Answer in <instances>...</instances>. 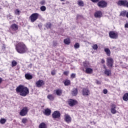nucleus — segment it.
Wrapping results in <instances>:
<instances>
[{
  "label": "nucleus",
  "instance_id": "nucleus-1",
  "mask_svg": "<svg viewBox=\"0 0 128 128\" xmlns=\"http://www.w3.org/2000/svg\"><path fill=\"white\" fill-rule=\"evenodd\" d=\"M16 92L17 94H20L22 96H26L30 94V90L28 88L23 85H20L16 88Z\"/></svg>",
  "mask_w": 128,
  "mask_h": 128
},
{
  "label": "nucleus",
  "instance_id": "nucleus-2",
  "mask_svg": "<svg viewBox=\"0 0 128 128\" xmlns=\"http://www.w3.org/2000/svg\"><path fill=\"white\" fill-rule=\"evenodd\" d=\"M16 50L18 54H25L28 50L26 46L22 42H20L16 45Z\"/></svg>",
  "mask_w": 128,
  "mask_h": 128
},
{
  "label": "nucleus",
  "instance_id": "nucleus-3",
  "mask_svg": "<svg viewBox=\"0 0 128 128\" xmlns=\"http://www.w3.org/2000/svg\"><path fill=\"white\" fill-rule=\"evenodd\" d=\"M40 16V14L38 13H34L32 14L30 16V18L32 22H34L38 18V16Z\"/></svg>",
  "mask_w": 128,
  "mask_h": 128
},
{
  "label": "nucleus",
  "instance_id": "nucleus-4",
  "mask_svg": "<svg viewBox=\"0 0 128 128\" xmlns=\"http://www.w3.org/2000/svg\"><path fill=\"white\" fill-rule=\"evenodd\" d=\"M28 112V107H24L20 112V114L22 116H26Z\"/></svg>",
  "mask_w": 128,
  "mask_h": 128
},
{
  "label": "nucleus",
  "instance_id": "nucleus-5",
  "mask_svg": "<svg viewBox=\"0 0 128 128\" xmlns=\"http://www.w3.org/2000/svg\"><path fill=\"white\" fill-rule=\"evenodd\" d=\"M117 4H118V6H123L128 8V2L126 0H120L117 2Z\"/></svg>",
  "mask_w": 128,
  "mask_h": 128
},
{
  "label": "nucleus",
  "instance_id": "nucleus-6",
  "mask_svg": "<svg viewBox=\"0 0 128 128\" xmlns=\"http://www.w3.org/2000/svg\"><path fill=\"white\" fill-rule=\"evenodd\" d=\"M109 36L110 38H113L114 40H116L118 37V34L114 31L110 32H109Z\"/></svg>",
  "mask_w": 128,
  "mask_h": 128
},
{
  "label": "nucleus",
  "instance_id": "nucleus-7",
  "mask_svg": "<svg viewBox=\"0 0 128 128\" xmlns=\"http://www.w3.org/2000/svg\"><path fill=\"white\" fill-rule=\"evenodd\" d=\"M98 6L99 8H106L108 6V3L104 0H101L98 3Z\"/></svg>",
  "mask_w": 128,
  "mask_h": 128
},
{
  "label": "nucleus",
  "instance_id": "nucleus-8",
  "mask_svg": "<svg viewBox=\"0 0 128 128\" xmlns=\"http://www.w3.org/2000/svg\"><path fill=\"white\" fill-rule=\"evenodd\" d=\"M107 66L112 68L114 64V60L111 58H108L106 59Z\"/></svg>",
  "mask_w": 128,
  "mask_h": 128
},
{
  "label": "nucleus",
  "instance_id": "nucleus-9",
  "mask_svg": "<svg viewBox=\"0 0 128 128\" xmlns=\"http://www.w3.org/2000/svg\"><path fill=\"white\" fill-rule=\"evenodd\" d=\"M53 118H58L60 117V112L58 111H55L52 114Z\"/></svg>",
  "mask_w": 128,
  "mask_h": 128
},
{
  "label": "nucleus",
  "instance_id": "nucleus-10",
  "mask_svg": "<svg viewBox=\"0 0 128 128\" xmlns=\"http://www.w3.org/2000/svg\"><path fill=\"white\" fill-rule=\"evenodd\" d=\"M64 116L65 122H68V124H70V122H71L72 118H70V115H68V114H65Z\"/></svg>",
  "mask_w": 128,
  "mask_h": 128
},
{
  "label": "nucleus",
  "instance_id": "nucleus-11",
  "mask_svg": "<svg viewBox=\"0 0 128 128\" xmlns=\"http://www.w3.org/2000/svg\"><path fill=\"white\" fill-rule=\"evenodd\" d=\"M82 94L83 96H90V90H88V89H86V88L83 89V90L82 91Z\"/></svg>",
  "mask_w": 128,
  "mask_h": 128
},
{
  "label": "nucleus",
  "instance_id": "nucleus-12",
  "mask_svg": "<svg viewBox=\"0 0 128 128\" xmlns=\"http://www.w3.org/2000/svg\"><path fill=\"white\" fill-rule=\"evenodd\" d=\"M44 84V82L42 80H39L36 82V86L37 88H40Z\"/></svg>",
  "mask_w": 128,
  "mask_h": 128
},
{
  "label": "nucleus",
  "instance_id": "nucleus-13",
  "mask_svg": "<svg viewBox=\"0 0 128 128\" xmlns=\"http://www.w3.org/2000/svg\"><path fill=\"white\" fill-rule=\"evenodd\" d=\"M76 101L74 100L70 99L68 101V104L70 106H73L76 105Z\"/></svg>",
  "mask_w": 128,
  "mask_h": 128
},
{
  "label": "nucleus",
  "instance_id": "nucleus-14",
  "mask_svg": "<svg viewBox=\"0 0 128 128\" xmlns=\"http://www.w3.org/2000/svg\"><path fill=\"white\" fill-rule=\"evenodd\" d=\"M116 105H114V104H113L112 106L111 112L113 114H116Z\"/></svg>",
  "mask_w": 128,
  "mask_h": 128
},
{
  "label": "nucleus",
  "instance_id": "nucleus-15",
  "mask_svg": "<svg viewBox=\"0 0 128 128\" xmlns=\"http://www.w3.org/2000/svg\"><path fill=\"white\" fill-rule=\"evenodd\" d=\"M102 14L100 11L96 12L94 14L95 18H102Z\"/></svg>",
  "mask_w": 128,
  "mask_h": 128
},
{
  "label": "nucleus",
  "instance_id": "nucleus-16",
  "mask_svg": "<svg viewBox=\"0 0 128 128\" xmlns=\"http://www.w3.org/2000/svg\"><path fill=\"white\" fill-rule=\"evenodd\" d=\"M18 26L16 24H14L11 26V30H14V32L18 30Z\"/></svg>",
  "mask_w": 128,
  "mask_h": 128
},
{
  "label": "nucleus",
  "instance_id": "nucleus-17",
  "mask_svg": "<svg viewBox=\"0 0 128 128\" xmlns=\"http://www.w3.org/2000/svg\"><path fill=\"white\" fill-rule=\"evenodd\" d=\"M51 112H52V111L50 110L47 108L45 110L44 114H45V116H50Z\"/></svg>",
  "mask_w": 128,
  "mask_h": 128
},
{
  "label": "nucleus",
  "instance_id": "nucleus-18",
  "mask_svg": "<svg viewBox=\"0 0 128 128\" xmlns=\"http://www.w3.org/2000/svg\"><path fill=\"white\" fill-rule=\"evenodd\" d=\"M104 74L106 76H110V74H112V71L110 70L106 69L104 70Z\"/></svg>",
  "mask_w": 128,
  "mask_h": 128
},
{
  "label": "nucleus",
  "instance_id": "nucleus-19",
  "mask_svg": "<svg viewBox=\"0 0 128 128\" xmlns=\"http://www.w3.org/2000/svg\"><path fill=\"white\" fill-rule=\"evenodd\" d=\"M39 128H48V126L44 122H42L39 125Z\"/></svg>",
  "mask_w": 128,
  "mask_h": 128
},
{
  "label": "nucleus",
  "instance_id": "nucleus-20",
  "mask_svg": "<svg viewBox=\"0 0 128 128\" xmlns=\"http://www.w3.org/2000/svg\"><path fill=\"white\" fill-rule=\"evenodd\" d=\"M55 92H56V95L58 96H62V90L58 89L56 90Z\"/></svg>",
  "mask_w": 128,
  "mask_h": 128
},
{
  "label": "nucleus",
  "instance_id": "nucleus-21",
  "mask_svg": "<svg viewBox=\"0 0 128 128\" xmlns=\"http://www.w3.org/2000/svg\"><path fill=\"white\" fill-rule=\"evenodd\" d=\"M47 98H48V100H54V95L50 94L48 95Z\"/></svg>",
  "mask_w": 128,
  "mask_h": 128
},
{
  "label": "nucleus",
  "instance_id": "nucleus-22",
  "mask_svg": "<svg viewBox=\"0 0 128 128\" xmlns=\"http://www.w3.org/2000/svg\"><path fill=\"white\" fill-rule=\"evenodd\" d=\"M92 68H88L86 69V74H92Z\"/></svg>",
  "mask_w": 128,
  "mask_h": 128
},
{
  "label": "nucleus",
  "instance_id": "nucleus-23",
  "mask_svg": "<svg viewBox=\"0 0 128 128\" xmlns=\"http://www.w3.org/2000/svg\"><path fill=\"white\" fill-rule=\"evenodd\" d=\"M25 78L26 80H32V76L30 75V74H25Z\"/></svg>",
  "mask_w": 128,
  "mask_h": 128
},
{
  "label": "nucleus",
  "instance_id": "nucleus-24",
  "mask_svg": "<svg viewBox=\"0 0 128 128\" xmlns=\"http://www.w3.org/2000/svg\"><path fill=\"white\" fill-rule=\"evenodd\" d=\"M64 42L65 44H70V40L68 38L64 39Z\"/></svg>",
  "mask_w": 128,
  "mask_h": 128
},
{
  "label": "nucleus",
  "instance_id": "nucleus-25",
  "mask_svg": "<svg viewBox=\"0 0 128 128\" xmlns=\"http://www.w3.org/2000/svg\"><path fill=\"white\" fill-rule=\"evenodd\" d=\"M104 52H106L107 56H110V49L106 48L104 49Z\"/></svg>",
  "mask_w": 128,
  "mask_h": 128
},
{
  "label": "nucleus",
  "instance_id": "nucleus-26",
  "mask_svg": "<svg viewBox=\"0 0 128 128\" xmlns=\"http://www.w3.org/2000/svg\"><path fill=\"white\" fill-rule=\"evenodd\" d=\"M72 96H76V94H78V90H76V88H73L72 90Z\"/></svg>",
  "mask_w": 128,
  "mask_h": 128
},
{
  "label": "nucleus",
  "instance_id": "nucleus-27",
  "mask_svg": "<svg viewBox=\"0 0 128 128\" xmlns=\"http://www.w3.org/2000/svg\"><path fill=\"white\" fill-rule=\"evenodd\" d=\"M123 100H125V102H128V93H126L124 94L123 96Z\"/></svg>",
  "mask_w": 128,
  "mask_h": 128
},
{
  "label": "nucleus",
  "instance_id": "nucleus-28",
  "mask_svg": "<svg viewBox=\"0 0 128 128\" xmlns=\"http://www.w3.org/2000/svg\"><path fill=\"white\" fill-rule=\"evenodd\" d=\"M126 11L122 12H120V16H126Z\"/></svg>",
  "mask_w": 128,
  "mask_h": 128
},
{
  "label": "nucleus",
  "instance_id": "nucleus-29",
  "mask_svg": "<svg viewBox=\"0 0 128 128\" xmlns=\"http://www.w3.org/2000/svg\"><path fill=\"white\" fill-rule=\"evenodd\" d=\"M6 122V120L4 118H1L0 120V122L2 124H4Z\"/></svg>",
  "mask_w": 128,
  "mask_h": 128
},
{
  "label": "nucleus",
  "instance_id": "nucleus-30",
  "mask_svg": "<svg viewBox=\"0 0 128 128\" xmlns=\"http://www.w3.org/2000/svg\"><path fill=\"white\" fill-rule=\"evenodd\" d=\"M64 84L65 86H70V80H66L64 82Z\"/></svg>",
  "mask_w": 128,
  "mask_h": 128
},
{
  "label": "nucleus",
  "instance_id": "nucleus-31",
  "mask_svg": "<svg viewBox=\"0 0 128 128\" xmlns=\"http://www.w3.org/2000/svg\"><path fill=\"white\" fill-rule=\"evenodd\" d=\"M18 64V62L16 60H13L12 62V66H16Z\"/></svg>",
  "mask_w": 128,
  "mask_h": 128
},
{
  "label": "nucleus",
  "instance_id": "nucleus-32",
  "mask_svg": "<svg viewBox=\"0 0 128 128\" xmlns=\"http://www.w3.org/2000/svg\"><path fill=\"white\" fill-rule=\"evenodd\" d=\"M40 10L42 12H46V8L45 6H42L40 8Z\"/></svg>",
  "mask_w": 128,
  "mask_h": 128
},
{
  "label": "nucleus",
  "instance_id": "nucleus-33",
  "mask_svg": "<svg viewBox=\"0 0 128 128\" xmlns=\"http://www.w3.org/2000/svg\"><path fill=\"white\" fill-rule=\"evenodd\" d=\"M78 4L80 6H84V2L82 1H78Z\"/></svg>",
  "mask_w": 128,
  "mask_h": 128
},
{
  "label": "nucleus",
  "instance_id": "nucleus-34",
  "mask_svg": "<svg viewBox=\"0 0 128 128\" xmlns=\"http://www.w3.org/2000/svg\"><path fill=\"white\" fill-rule=\"evenodd\" d=\"M46 28H50V26H52V24L50 22L46 23Z\"/></svg>",
  "mask_w": 128,
  "mask_h": 128
},
{
  "label": "nucleus",
  "instance_id": "nucleus-35",
  "mask_svg": "<svg viewBox=\"0 0 128 128\" xmlns=\"http://www.w3.org/2000/svg\"><path fill=\"white\" fill-rule=\"evenodd\" d=\"M22 124H26L28 122V119L26 118H23L22 119Z\"/></svg>",
  "mask_w": 128,
  "mask_h": 128
},
{
  "label": "nucleus",
  "instance_id": "nucleus-36",
  "mask_svg": "<svg viewBox=\"0 0 128 128\" xmlns=\"http://www.w3.org/2000/svg\"><path fill=\"white\" fill-rule=\"evenodd\" d=\"M74 48H80V44H78V43L75 44L74 45Z\"/></svg>",
  "mask_w": 128,
  "mask_h": 128
},
{
  "label": "nucleus",
  "instance_id": "nucleus-37",
  "mask_svg": "<svg viewBox=\"0 0 128 128\" xmlns=\"http://www.w3.org/2000/svg\"><path fill=\"white\" fill-rule=\"evenodd\" d=\"M15 14H16V16H20V10H18V9H16L15 11Z\"/></svg>",
  "mask_w": 128,
  "mask_h": 128
},
{
  "label": "nucleus",
  "instance_id": "nucleus-38",
  "mask_svg": "<svg viewBox=\"0 0 128 128\" xmlns=\"http://www.w3.org/2000/svg\"><path fill=\"white\" fill-rule=\"evenodd\" d=\"M98 44H95L92 46V48L94 49L95 50H98Z\"/></svg>",
  "mask_w": 128,
  "mask_h": 128
},
{
  "label": "nucleus",
  "instance_id": "nucleus-39",
  "mask_svg": "<svg viewBox=\"0 0 128 128\" xmlns=\"http://www.w3.org/2000/svg\"><path fill=\"white\" fill-rule=\"evenodd\" d=\"M70 78H76V74L72 73V74L70 75Z\"/></svg>",
  "mask_w": 128,
  "mask_h": 128
},
{
  "label": "nucleus",
  "instance_id": "nucleus-40",
  "mask_svg": "<svg viewBox=\"0 0 128 128\" xmlns=\"http://www.w3.org/2000/svg\"><path fill=\"white\" fill-rule=\"evenodd\" d=\"M40 4H42V6L44 4H46V0H42L40 2Z\"/></svg>",
  "mask_w": 128,
  "mask_h": 128
},
{
  "label": "nucleus",
  "instance_id": "nucleus-41",
  "mask_svg": "<svg viewBox=\"0 0 128 128\" xmlns=\"http://www.w3.org/2000/svg\"><path fill=\"white\" fill-rule=\"evenodd\" d=\"M68 74H70V72L68 71H66L64 72V74L65 76H68Z\"/></svg>",
  "mask_w": 128,
  "mask_h": 128
},
{
  "label": "nucleus",
  "instance_id": "nucleus-42",
  "mask_svg": "<svg viewBox=\"0 0 128 128\" xmlns=\"http://www.w3.org/2000/svg\"><path fill=\"white\" fill-rule=\"evenodd\" d=\"M12 15H10L8 16V20H12Z\"/></svg>",
  "mask_w": 128,
  "mask_h": 128
},
{
  "label": "nucleus",
  "instance_id": "nucleus-43",
  "mask_svg": "<svg viewBox=\"0 0 128 128\" xmlns=\"http://www.w3.org/2000/svg\"><path fill=\"white\" fill-rule=\"evenodd\" d=\"M103 92H104V94H108V90L104 89L103 90Z\"/></svg>",
  "mask_w": 128,
  "mask_h": 128
},
{
  "label": "nucleus",
  "instance_id": "nucleus-44",
  "mask_svg": "<svg viewBox=\"0 0 128 128\" xmlns=\"http://www.w3.org/2000/svg\"><path fill=\"white\" fill-rule=\"evenodd\" d=\"M28 68H32V64H30L28 66Z\"/></svg>",
  "mask_w": 128,
  "mask_h": 128
},
{
  "label": "nucleus",
  "instance_id": "nucleus-45",
  "mask_svg": "<svg viewBox=\"0 0 128 128\" xmlns=\"http://www.w3.org/2000/svg\"><path fill=\"white\" fill-rule=\"evenodd\" d=\"M51 74H52V76H54V74H56V72L55 71H52L51 72Z\"/></svg>",
  "mask_w": 128,
  "mask_h": 128
},
{
  "label": "nucleus",
  "instance_id": "nucleus-46",
  "mask_svg": "<svg viewBox=\"0 0 128 128\" xmlns=\"http://www.w3.org/2000/svg\"><path fill=\"white\" fill-rule=\"evenodd\" d=\"M92 2H98V0H91Z\"/></svg>",
  "mask_w": 128,
  "mask_h": 128
},
{
  "label": "nucleus",
  "instance_id": "nucleus-47",
  "mask_svg": "<svg viewBox=\"0 0 128 128\" xmlns=\"http://www.w3.org/2000/svg\"><path fill=\"white\" fill-rule=\"evenodd\" d=\"M124 26L125 28H128V22L125 24Z\"/></svg>",
  "mask_w": 128,
  "mask_h": 128
},
{
  "label": "nucleus",
  "instance_id": "nucleus-48",
  "mask_svg": "<svg viewBox=\"0 0 128 128\" xmlns=\"http://www.w3.org/2000/svg\"><path fill=\"white\" fill-rule=\"evenodd\" d=\"M101 62H102V64H104V62H106V61H104V59H102Z\"/></svg>",
  "mask_w": 128,
  "mask_h": 128
},
{
  "label": "nucleus",
  "instance_id": "nucleus-49",
  "mask_svg": "<svg viewBox=\"0 0 128 128\" xmlns=\"http://www.w3.org/2000/svg\"><path fill=\"white\" fill-rule=\"evenodd\" d=\"M96 83L97 84H100V81H96Z\"/></svg>",
  "mask_w": 128,
  "mask_h": 128
},
{
  "label": "nucleus",
  "instance_id": "nucleus-50",
  "mask_svg": "<svg viewBox=\"0 0 128 128\" xmlns=\"http://www.w3.org/2000/svg\"><path fill=\"white\" fill-rule=\"evenodd\" d=\"M2 78H0V84H2Z\"/></svg>",
  "mask_w": 128,
  "mask_h": 128
},
{
  "label": "nucleus",
  "instance_id": "nucleus-51",
  "mask_svg": "<svg viewBox=\"0 0 128 128\" xmlns=\"http://www.w3.org/2000/svg\"><path fill=\"white\" fill-rule=\"evenodd\" d=\"M104 68L106 69V65H104Z\"/></svg>",
  "mask_w": 128,
  "mask_h": 128
},
{
  "label": "nucleus",
  "instance_id": "nucleus-52",
  "mask_svg": "<svg viewBox=\"0 0 128 128\" xmlns=\"http://www.w3.org/2000/svg\"><path fill=\"white\" fill-rule=\"evenodd\" d=\"M61 2H64L66 0H60Z\"/></svg>",
  "mask_w": 128,
  "mask_h": 128
},
{
  "label": "nucleus",
  "instance_id": "nucleus-53",
  "mask_svg": "<svg viewBox=\"0 0 128 128\" xmlns=\"http://www.w3.org/2000/svg\"><path fill=\"white\" fill-rule=\"evenodd\" d=\"M77 18H78V15L77 16Z\"/></svg>",
  "mask_w": 128,
  "mask_h": 128
},
{
  "label": "nucleus",
  "instance_id": "nucleus-54",
  "mask_svg": "<svg viewBox=\"0 0 128 128\" xmlns=\"http://www.w3.org/2000/svg\"><path fill=\"white\" fill-rule=\"evenodd\" d=\"M62 4H64V3H62Z\"/></svg>",
  "mask_w": 128,
  "mask_h": 128
}]
</instances>
